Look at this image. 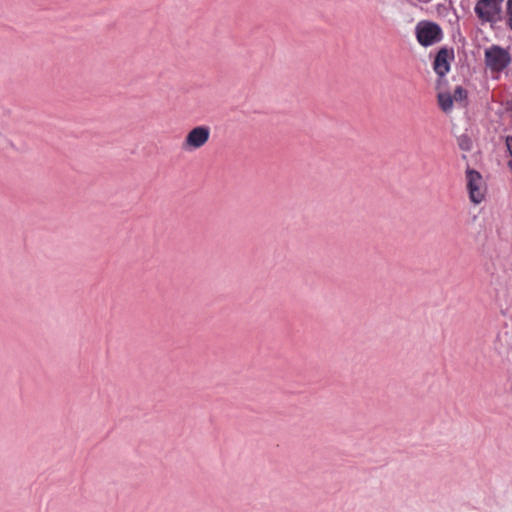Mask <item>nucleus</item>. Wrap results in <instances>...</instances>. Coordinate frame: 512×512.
Instances as JSON below:
<instances>
[{"instance_id":"nucleus-6","label":"nucleus","mask_w":512,"mask_h":512,"mask_svg":"<svg viewBox=\"0 0 512 512\" xmlns=\"http://www.w3.org/2000/svg\"><path fill=\"white\" fill-rule=\"evenodd\" d=\"M454 58L453 49H448L446 47L441 48L434 59L433 67L434 71L439 77L445 76V74L450 69L449 59Z\"/></svg>"},{"instance_id":"nucleus-7","label":"nucleus","mask_w":512,"mask_h":512,"mask_svg":"<svg viewBox=\"0 0 512 512\" xmlns=\"http://www.w3.org/2000/svg\"><path fill=\"white\" fill-rule=\"evenodd\" d=\"M6 113L0 108V150L7 151L15 148L13 141L6 134L7 121L5 119Z\"/></svg>"},{"instance_id":"nucleus-8","label":"nucleus","mask_w":512,"mask_h":512,"mask_svg":"<svg viewBox=\"0 0 512 512\" xmlns=\"http://www.w3.org/2000/svg\"><path fill=\"white\" fill-rule=\"evenodd\" d=\"M494 349L504 362H512V344L506 339L498 337Z\"/></svg>"},{"instance_id":"nucleus-9","label":"nucleus","mask_w":512,"mask_h":512,"mask_svg":"<svg viewBox=\"0 0 512 512\" xmlns=\"http://www.w3.org/2000/svg\"><path fill=\"white\" fill-rule=\"evenodd\" d=\"M438 104L443 112L447 113L451 111L453 107V97L450 93L440 92L438 93Z\"/></svg>"},{"instance_id":"nucleus-2","label":"nucleus","mask_w":512,"mask_h":512,"mask_svg":"<svg viewBox=\"0 0 512 512\" xmlns=\"http://www.w3.org/2000/svg\"><path fill=\"white\" fill-rule=\"evenodd\" d=\"M416 37L422 46L427 47L440 42L443 34L438 24L422 21L416 26Z\"/></svg>"},{"instance_id":"nucleus-4","label":"nucleus","mask_w":512,"mask_h":512,"mask_svg":"<svg viewBox=\"0 0 512 512\" xmlns=\"http://www.w3.org/2000/svg\"><path fill=\"white\" fill-rule=\"evenodd\" d=\"M210 128L197 126L191 129L182 144L184 150H195L203 147L209 140Z\"/></svg>"},{"instance_id":"nucleus-3","label":"nucleus","mask_w":512,"mask_h":512,"mask_svg":"<svg viewBox=\"0 0 512 512\" xmlns=\"http://www.w3.org/2000/svg\"><path fill=\"white\" fill-rule=\"evenodd\" d=\"M503 0H479L474 8L476 15L484 22H497L501 19Z\"/></svg>"},{"instance_id":"nucleus-5","label":"nucleus","mask_w":512,"mask_h":512,"mask_svg":"<svg viewBox=\"0 0 512 512\" xmlns=\"http://www.w3.org/2000/svg\"><path fill=\"white\" fill-rule=\"evenodd\" d=\"M466 178L470 199L473 203L479 204L484 198V194L481 189L482 177L479 172L468 169L466 171Z\"/></svg>"},{"instance_id":"nucleus-12","label":"nucleus","mask_w":512,"mask_h":512,"mask_svg":"<svg viewBox=\"0 0 512 512\" xmlns=\"http://www.w3.org/2000/svg\"><path fill=\"white\" fill-rule=\"evenodd\" d=\"M507 14H508V25L512 30V0H508L507 2Z\"/></svg>"},{"instance_id":"nucleus-10","label":"nucleus","mask_w":512,"mask_h":512,"mask_svg":"<svg viewBox=\"0 0 512 512\" xmlns=\"http://www.w3.org/2000/svg\"><path fill=\"white\" fill-rule=\"evenodd\" d=\"M457 142L459 148L463 151H470L472 149V141L466 134L459 136Z\"/></svg>"},{"instance_id":"nucleus-1","label":"nucleus","mask_w":512,"mask_h":512,"mask_svg":"<svg viewBox=\"0 0 512 512\" xmlns=\"http://www.w3.org/2000/svg\"><path fill=\"white\" fill-rule=\"evenodd\" d=\"M511 63L509 52L498 46L493 45L485 50V65L495 72H500L507 68Z\"/></svg>"},{"instance_id":"nucleus-11","label":"nucleus","mask_w":512,"mask_h":512,"mask_svg":"<svg viewBox=\"0 0 512 512\" xmlns=\"http://www.w3.org/2000/svg\"><path fill=\"white\" fill-rule=\"evenodd\" d=\"M452 97L453 101H463L467 98V92L462 86H457Z\"/></svg>"}]
</instances>
